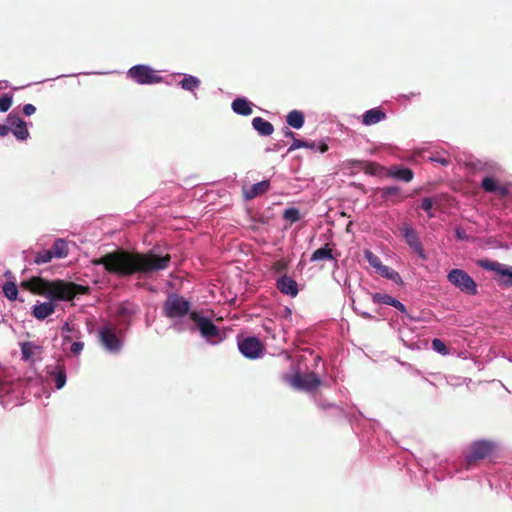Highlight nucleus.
<instances>
[{
    "mask_svg": "<svg viewBox=\"0 0 512 512\" xmlns=\"http://www.w3.org/2000/svg\"><path fill=\"white\" fill-rule=\"evenodd\" d=\"M455 237L460 241H468L469 237L462 227L455 228Z\"/></svg>",
    "mask_w": 512,
    "mask_h": 512,
    "instance_id": "obj_41",
    "label": "nucleus"
},
{
    "mask_svg": "<svg viewBox=\"0 0 512 512\" xmlns=\"http://www.w3.org/2000/svg\"><path fill=\"white\" fill-rule=\"evenodd\" d=\"M447 280L461 292L474 296L478 293L475 280L463 269L455 268L449 271Z\"/></svg>",
    "mask_w": 512,
    "mask_h": 512,
    "instance_id": "obj_7",
    "label": "nucleus"
},
{
    "mask_svg": "<svg viewBox=\"0 0 512 512\" xmlns=\"http://www.w3.org/2000/svg\"><path fill=\"white\" fill-rule=\"evenodd\" d=\"M22 111L25 116H31L36 112V107L33 104H25Z\"/></svg>",
    "mask_w": 512,
    "mask_h": 512,
    "instance_id": "obj_43",
    "label": "nucleus"
},
{
    "mask_svg": "<svg viewBox=\"0 0 512 512\" xmlns=\"http://www.w3.org/2000/svg\"><path fill=\"white\" fill-rule=\"evenodd\" d=\"M238 349L245 358L252 360L261 358L264 353L261 341L255 336L238 340Z\"/></svg>",
    "mask_w": 512,
    "mask_h": 512,
    "instance_id": "obj_12",
    "label": "nucleus"
},
{
    "mask_svg": "<svg viewBox=\"0 0 512 512\" xmlns=\"http://www.w3.org/2000/svg\"><path fill=\"white\" fill-rule=\"evenodd\" d=\"M386 117L387 115L381 107H375L362 114V124L365 126L375 125L385 120Z\"/></svg>",
    "mask_w": 512,
    "mask_h": 512,
    "instance_id": "obj_20",
    "label": "nucleus"
},
{
    "mask_svg": "<svg viewBox=\"0 0 512 512\" xmlns=\"http://www.w3.org/2000/svg\"><path fill=\"white\" fill-rule=\"evenodd\" d=\"M279 149V145H275L273 146V148H267L266 151L267 152H270V151H277Z\"/></svg>",
    "mask_w": 512,
    "mask_h": 512,
    "instance_id": "obj_50",
    "label": "nucleus"
},
{
    "mask_svg": "<svg viewBox=\"0 0 512 512\" xmlns=\"http://www.w3.org/2000/svg\"><path fill=\"white\" fill-rule=\"evenodd\" d=\"M270 188L269 180H262L253 184L249 189H243V196L245 200H252L259 195L266 193Z\"/></svg>",
    "mask_w": 512,
    "mask_h": 512,
    "instance_id": "obj_21",
    "label": "nucleus"
},
{
    "mask_svg": "<svg viewBox=\"0 0 512 512\" xmlns=\"http://www.w3.org/2000/svg\"><path fill=\"white\" fill-rule=\"evenodd\" d=\"M76 74H71L70 76H75ZM65 75H58L55 79H58V78H61V77H64Z\"/></svg>",
    "mask_w": 512,
    "mask_h": 512,
    "instance_id": "obj_52",
    "label": "nucleus"
},
{
    "mask_svg": "<svg viewBox=\"0 0 512 512\" xmlns=\"http://www.w3.org/2000/svg\"><path fill=\"white\" fill-rule=\"evenodd\" d=\"M286 314H291V310L289 308H286Z\"/></svg>",
    "mask_w": 512,
    "mask_h": 512,
    "instance_id": "obj_53",
    "label": "nucleus"
},
{
    "mask_svg": "<svg viewBox=\"0 0 512 512\" xmlns=\"http://www.w3.org/2000/svg\"><path fill=\"white\" fill-rule=\"evenodd\" d=\"M4 391V386L2 384V382L0 381V393H2Z\"/></svg>",
    "mask_w": 512,
    "mask_h": 512,
    "instance_id": "obj_51",
    "label": "nucleus"
},
{
    "mask_svg": "<svg viewBox=\"0 0 512 512\" xmlns=\"http://www.w3.org/2000/svg\"><path fill=\"white\" fill-rule=\"evenodd\" d=\"M140 311V308L137 304L125 301L120 303L114 313V317L116 322H114L117 326L123 327L126 331L129 329L132 318Z\"/></svg>",
    "mask_w": 512,
    "mask_h": 512,
    "instance_id": "obj_10",
    "label": "nucleus"
},
{
    "mask_svg": "<svg viewBox=\"0 0 512 512\" xmlns=\"http://www.w3.org/2000/svg\"><path fill=\"white\" fill-rule=\"evenodd\" d=\"M2 290H3L4 296L7 299H9L11 301H14V300L17 299L18 287H17L15 282H13V281L5 282L3 287H2Z\"/></svg>",
    "mask_w": 512,
    "mask_h": 512,
    "instance_id": "obj_28",
    "label": "nucleus"
},
{
    "mask_svg": "<svg viewBox=\"0 0 512 512\" xmlns=\"http://www.w3.org/2000/svg\"><path fill=\"white\" fill-rule=\"evenodd\" d=\"M252 127L260 136L267 137L274 132V126L262 117H255L252 120Z\"/></svg>",
    "mask_w": 512,
    "mask_h": 512,
    "instance_id": "obj_23",
    "label": "nucleus"
},
{
    "mask_svg": "<svg viewBox=\"0 0 512 512\" xmlns=\"http://www.w3.org/2000/svg\"><path fill=\"white\" fill-rule=\"evenodd\" d=\"M340 254L337 253L336 255H334V259H332V261H334V269H338L339 267V264H338V259H337V256H339Z\"/></svg>",
    "mask_w": 512,
    "mask_h": 512,
    "instance_id": "obj_49",
    "label": "nucleus"
},
{
    "mask_svg": "<svg viewBox=\"0 0 512 512\" xmlns=\"http://www.w3.org/2000/svg\"><path fill=\"white\" fill-rule=\"evenodd\" d=\"M372 300L375 304L389 305V306L396 308L401 313L408 315L405 305L402 302H400L398 299H396L395 297H393L389 294L374 293L372 295Z\"/></svg>",
    "mask_w": 512,
    "mask_h": 512,
    "instance_id": "obj_17",
    "label": "nucleus"
},
{
    "mask_svg": "<svg viewBox=\"0 0 512 512\" xmlns=\"http://www.w3.org/2000/svg\"><path fill=\"white\" fill-rule=\"evenodd\" d=\"M429 161L438 163L442 166H448L450 164V160L447 157L437 155L429 157Z\"/></svg>",
    "mask_w": 512,
    "mask_h": 512,
    "instance_id": "obj_39",
    "label": "nucleus"
},
{
    "mask_svg": "<svg viewBox=\"0 0 512 512\" xmlns=\"http://www.w3.org/2000/svg\"><path fill=\"white\" fill-rule=\"evenodd\" d=\"M47 374L49 379L53 381L55 388L57 390L62 389L67 382L66 369L64 366L55 365L53 367H49L47 370Z\"/></svg>",
    "mask_w": 512,
    "mask_h": 512,
    "instance_id": "obj_19",
    "label": "nucleus"
},
{
    "mask_svg": "<svg viewBox=\"0 0 512 512\" xmlns=\"http://www.w3.org/2000/svg\"><path fill=\"white\" fill-rule=\"evenodd\" d=\"M83 348H84V343L81 341H76V342L72 343V345L70 347V351H71V353L78 355L82 352Z\"/></svg>",
    "mask_w": 512,
    "mask_h": 512,
    "instance_id": "obj_42",
    "label": "nucleus"
},
{
    "mask_svg": "<svg viewBox=\"0 0 512 512\" xmlns=\"http://www.w3.org/2000/svg\"><path fill=\"white\" fill-rule=\"evenodd\" d=\"M51 250L55 258H64L68 255V246L64 239L55 240Z\"/></svg>",
    "mask_w": 512,
    "mask_h": 512,
    "instance_id": "obj_27",
    "label": "nucleus"
},
{
    "mask_svg": "<svg viewBox=\"0 0 512 512\" xmlns=\"http://www.w3.org/2000/svg\"><path fill=\"white\" fill-rule=\"evenodd\" d=\"M353 163L359 165L361 162L360 161H354Z\"/></svg>",
    "mask_w": 512,
    "mask_h": 512,
    "instance_id": "obj_54",
    "label": "nucleus"
},
{
    "mask_svg": "<svg viewBox=\"0 0 512 512\" xmlns=\"http://www.w3.org/2000/svg\"><path fill=\"white\" fill-rule=\"evenodd\" d=\"M231 108L235 114L241 116H248L252 113V103L246 97L235 98Z\"/></svg>",
    "mask_w": 512,
    "mask_h": 512,
    "instance_id": "obj_22",
    "label": "nucleus"
},
{
    "mask_svg": "<svg viewBox=\"0 0 512 512\" xmlns=\"http://www.w3.org/2000/svg\"><path fill=\"white\" fill-rule=\"evenodd\" d=\"M381 197L383 199H388L391 196L397 195L400 192V188L398 186H385L381 188Z\"/></svg>",
    "mask_w": 512,
    "mask_h": 512,
    "instance_id": "obj_37",
    "label": "nucleus"
},
{
    "mask_svg": "<svg viewBox=\"0 0 512 512\" xmlns=\"http://www.w3.org/2000/svg\"><path fill=\"white\" fill-rule=\"evenodd\" d=\"M276 288L284 295L296 297L299 293L298 283L289 275L283 274L276 280Z\"/></svg>",
    "mask_w": 512,
    "mask_h": 512,
    "instance_id": "obj_16",
    "label": "nucleus"
},
{
    "mask_svg": "<svg viewBox=\"0 0 512 512\" xmlns=\"http://www.w3.org/2000/svg\"><path fill=\"white\" fill-rule=\"evenodd\" d=\"M193 311L191 309V302L176 293L169 294L162 305V314L166 318L174 320L173 323H178L179 321L189 323L192 321L190 314Z\"/></svg>",
    "mask_w": 512,
    "mask_h": 512,
    "instance_id": "obj_5",
    "label": "nucleus"
},
{
    "mask_svg": "<svg viewBox=\"0 0 512 512\" xmlns=\"http://www.w3.org/2000/svg\"><path fill=\"white\" fill-rule=\"evenodd\" d=\"M183 78L180 80V87L188 92L194 93L201 85L198 77L190 74H181Z\"/></svg>",
    "mask_w": 512,
    "mask_h": 512,
    "instance_id": "obj_24",
    "label": "nucleus"
},
{
    "mask_svg": "<svg viewBox=\"0 0 512 512\" xmlns=\"http://www.w3.org/2000/svg\"><path fill=\"white\" fill-rule=\"evenodd\" d=\"M497 448V443L492 440H476L471 443L466 455L465 461L468 465L475 461L483 460L490 456Z\"/></svg>",
    "mask_w": 512,
    "mask_h": 512,
    "instance_id": "obj_9",
    "label": "nucleus"
},
{
    "mask_svg": "<svg viewBox=\"0 0 512 512\" xmlns=\"http://www.w3.org/2000/svg\"><path fill=\"white\" fill-rule=\"evenodd\" d=\"M6 123L10 126V132L19 141H25L29 138L28 124L13 112L9 113Z\"/></svg>",
    "mask_w": 512,
    "mask_h": 512,
    "instance_id": "obj_14",
    "label": "nucleus"
},
{
    "mask_svg": "<svg viewBox=\"0 0 512 512\" xmlns=\"http://www.w3.org/2000/svg\"><path fill=\"white\" fill-rule=\"evenodd\" d=\"M283 133H284V136L287 137V138H294L295 137V133L293 131H291L289 128L285 127L283 129Z\"/></svg>",
    "mask_w": 512,
    "mask_h": 512,
    "instance_id": "obj_47",
    "label": "nucleus"
},
{
    "mask_svg": "<svg viewBox=\"0 0 512 512\" xmlns=\"http://www.w3.org/2000/svg\"><path fill=\"white\" fill-rule=\"evenodd\" d=\"M46 291L43 295L48 302H37L32 307L31 314L38 320H45L55 311L56 301H69L74 298L76 285L61 279L45 281Z\"/></svg>",
    "mask_w": 512,
    "mask_h": 512,
    "instance_id": "obj_2",
    "label": "nucleus"
},
{
    "mask_svg": "<svg viewBox=\"0 0 512 512\" xmlns=\"http://www.w3.org/2000/svg\"><path fill=\"white\" fill-rule=\"evenodd\" d=\"M354 311L365 319H372V315L366 311H361L356 307H353Z\"/></svg>",
    "mask_w": 512,
    "mask_h": 512,
    "instance_id": "obj_46",
    "label": "nucleus"
},
{
    "mask_svg": "<svg viewBox=\"0 0 512 512\" xmlns=\"http://www.w3.org/2000/svg\"><path fill=\"white\" fill-rule=\"evenodd\" d=\"M10 132V126L8 123L6 124H0V136L4 137L7 136Z\"/></svg>",
    "mask_w": 512,
    "mask_h": 512,
    "instance_id": "obj_45",
    "label": "nucleus"
},
{
    "mask_svg": "<svg viewBox=\"0 0 512 512\" xmlns=\"http://www.w3.org/2000/svg\"><path fill=\"white\" fill-rule=\"evenodd\" d=\"M431 345L432 349L441 355H447L449 353L447 346L441 339H433Z\"/></svg>",
    "mask_w": 512,
    "mask_h": 512,
    "instance_id": "obj_34",
    "label": "nucleus"
},
{
    "mask_svg": "<svg viewBox=\"0 0 512 512\" xmlns=\"http://www.w3.org/2000/svg\"><path fill=\"white\" fill-rule=\"evenodd\" d=\"M291 385L297 390L312 392L321 385V379L315 373L296 374L291 379Z\"/></svg>",
    "mask_w": 512,
    "mask_h": 512,
    "instance_id": "obj_13",
    "label": "nucleus"
},
{
    "mask_svg": "<svg viewBox=\"0 0 512 512\" xmlns=\"http://www.w3.org/2000/svg\"><path fill=\"white\" fill-rule=\"evenodd\" d=\"M308 147V141L303 139H297L293 138V142L291 143L288 152H292L294 150L300 149V148H307Z\"/></svg>",
    "mask_w": 512,
    "mask_h": 512,
    "instance_id": "obj_38",
    "label": "nucleus"
},
{
    "mask_svg": "<svg viewBox=\"0 0 512 512\" xmlns=\"http://www.w3.org/2000/svg\"><path fill=\"white\" fill-rule=\"evenodd\" d=\"M308 149L325 153L328 151V145L324 141H308Z\"/></svg>",
    "mask_w": 512,
    "mask_h": 512,
    "instance_id": "obj_35",
    "label": "nucleus"
},
{
    "mask_svg": "<svg viewBox=\"0 0 512 512\" xmlns=\"http://www.w3.org/2000/svg\"><path fill=\"white\" fill-rule=\"evenodd\" d=\"M332 259H334V254L328 244H325L324 246L315 250L310 257L311 262H318V261H322V260H332Z\"/></svg>",
    "mask_w": 512,
    "mask_h": 512,
    "instance_id": "obj_26",
    "label": "nucleus"
},
{
    "mask_svg": "<svg viewBox=\"0 0 512 512\" xmlns=\"http://www.w3.org/2000/svg\"><path fill=\"white\" fill-rule=\"evenodd\" d=\"M434 205V200L431 197H425L421 201V208L427 213L429 218L434 217V213L432 212Z\"/></svg>",
    "mask_w": 512,
    "mask_h": 512,
    "instance_id": "obj_36",
    "label": "nucleus"
},
{
    "mask_svg": "<svg viewBox=\"0 0 512 512\" xmlns=\"http://www.w3.org/2000/svg\"><path fill=\"white\" fill-rule=\"evenodd\" d=\"M21 353H22V358L24 360H28L30 357H31V354H32V351H31V344L26 342L22 345L21 347Z\"/></svg>",
    "mask_w": 512,
    "mask_h": 512,
    "instance_id": "obj_40",
    "label": "nucleus"
},
{
    "mask_svg": "<svg viewBox=\"0 0 512 512\" xmlns=\"http://www.w3.org/2000/svg\"><path fill=\"white\" fill-rule=\"evenodd\" d=\"M286 122L294 129H301L305 123L304 113L300 110H292L287 114Z\"/></svg>",
    "mask_w": 512,
    "mask_h": 512,
    "instance_id": "obj_25",
    "label": "nucleus"
},
{
    "mask_svg": "<svg viewBox=\"0 0 512 512\" xmlns=\"http://www.w3.org/2000/svg\"><path fill=\"white\" fill-rule=\"evenodd\" d=\"M53 258H55V256L53 255L52 250L49 249V250H44V251L38 252L37 255L35 256L34 261L37 264H45V263L50 262Z\"/></svg>",
    "mask_w": 512,
    "mask_h": 512,
    "instance_id": "obj_32",
    "label": "nucleus"
},
{
    "mask_svg": "<svg viewBox=\"0 0 512 512\" xmlns=\"http://www.w3.org/2000/svg\"><path fill=\"white\" fill-rule=\"evenodd\" d=\"M192 321L178 323H172L170 328L177 333H183L189 331L191 333L199 332L200 336L210 345L220 344L226 337L224 331H222L213 321V319L207 315H204L198 310H194L190 314Z\"/></svg>",
    "mask_w": 512,
    "mask_h": 512,
    "instance_id": "obj_3",
    "label": "nucleus"
},
{
    "mask_svg": "<svg viewBox=\"0 0 512 512\" xmlns=\"http://www.w3.org/2000/svg\"><path fill=\"white\" fill-rule=\"evenodd\" d=\"M402 236L407 245L414 250L422 260L427 259V255L423 249L422 243L418 238L417 233L410 225H403L401 228Z\"/></svg>",
    "mask_w": 512,
    "mask_h": 512,
    "instance_id": "obj_15",
    "label": "nucleus"
},
{
    "mask_svg": "<svg viewBox=\"0 0 512 512\" xmlns=\"http://www.w3.org/2000/svg\"><path fill=\"white\" fill-rule=\"evenodd\" d=\"M13 102V96L12 94L5 93L0 97V112L4 113L7 112Z\"/></svg>",
    "mask_w": 512,
    "mask_h": 512,
    "instance_id": "obj_33",
    "label": "nucleus"
},
{
    "mask_svg": "<svg viewBox=\"0 0 512 512\" xmlns=\"http://www.w3.org/2000/svg\"><path fill=\"white\" fill-rule=\"evenodd\" d=\"M477 265L484 270L494 271L497 274L505 277L500 281V285L503 287L512 288V266L488 259L479 260Z\"/></svg>",
    "mask_w": 512,
    "mask_h": 512,
    "instance_id": "obj_11",
    "label": "nucleus"
},
{
    "mask_svg": "<svg viewBox=\"0 0 512 512\" xmlns=\"http://www.w3.org/2000/svg\"><path fill=\"white\" fill-rule=\"evenodd\" d=\"M382 277L391 280L395 283H398L401 281V277L397 271L390 268L389 266L383 265L378 271H377Z\"/></svg>",
    "mask_w": 512,
    "mask_h": 512,
    "instance_id": "obj_29",
    "label": "nucleus"
},
{
    "mask_svg": "<svg viewBox=\"0 0 512 512\" xmlns=\"http://www.w3.org/2000/svg\"><path fill=\"white\" fill-rule=\"evenodd\" d=\"M127 331L117 326L114 322L108 321L98 331L99 341L104 349L111 353H119L124 344V336Z\"/></svg>",
    "mask_w": 512,
    "mask_h": 512,
    "instance_id": "obj_6",
    "label": "nucleus"
},
{
    "mask_svg": "<svg viewBox=\"0 0 512 512\" xmlns=\"http://www.w3.org/2000/svg\"><path fill=\"white\" fill-rule=\"evenodd\" d=\"M171 261V256L161 253L158 249L147 252H114L94 260L95 265L120 277L138 275V278H149L153 274L165 270Z\"/></svg>",
    "mask_w": 512,
    "mask_h": 512,
    "instance_id": "obj_1",
    "label": "nucleus"
},
{
    "mask_svg": "<svg viewBox=\"0 0 512 512\" xmlns=\"http://www.w3.org/2000/svg\"><path fill=\"white\" fill-rule=\"evenodd\" d=\"M364 256L370 266L375 268L376 271H378L383 266L381 259L370 250H365Z\"/></svg>",
    "mask_w": 512,
    "mask_h": 512,
    "instance_id": "obj_30",
    "label": "nucleus"
},
{
    "mask_svg": "<svg viewBox=\"0 0 512 512\" xmlns=\"http://www.w3.org/2000/svg\"><path fill=\"white\" fill-rule=\"evenodd\" d=\"M511 246H512V242H511Z\"/></svg>",
    "mask_w": 512,
    "mask_h": 512,
    "instance_id": "obj_55",
    "label": "nucleus"
},
{
    "mask_svg": "<svg viewBox=\"0 0 512 512\" xmlns=\"http://www.w3.org/2000/svg\"><path fill=\"white\" fill-rule=\"evenodd\" d=\"M419 92H411L409 95H402L403 98L410 99L411 97L419 96Z\"/></svg>",
    "mask_w": 512,
    "mask_h": 512,
    "instance_id": "obj_48",
    "label": "nucleus"
},
{
    "mask_svg": "<svg viewBox=\"0 0 512 512\" xmlns=\"http://www.w3.org/2000/svg\"><path fill=\"white\" fill-rule=\"evenodd\" d=\"M127 77L139 85L158 84L163 77L158 75L149 65L137 64L127 71Z\"/></svg>",
    "mask_w": 512,
    "mask_h": 512,
    "instance_id": "obj_8",
    "label": "nucleus"
},
{
    "mask_svg": "<svg viewBox=\"0 0 512 512\" xmlns=\"http://www.w3.org/2000/svg\"><path fill=\"white\" fill-rule=\"evenodd\" d=\"M283 218L291 223H295L300 220V212L297 208L290 207L284 210Z\"/></svg>",
    "mask_w": 512,
    "mask_h": 512,
    "instance_id": "obj_31",
    "label": "nucleus"
},
{
    "mask_svg": "<svg viewBox=\"0 0 512 512\" xmlns=\"http://www.w3.org/2000/svg\"><path fill=\"white\" fill-rule=\"evenodd\" d=\"M387 176L403 182H411L414 178V172L412 169L403 165H392L387 170Z\"/></svg>",
    "mask_w": 512,
    "mask_h": 512,
    "instance_id": "obj_18",
    "label": "nucleus"
},
{
    "mask_svg": "<svg viewBox=\"0 0 512 512\" xmlns=\"http://www.w3.org/2000/svg\"><path fill=\"white\" fill-rule=\"evenodd\" d=\"M469 167L476 172H484L487 175L482 178L480 186L487 193H496L505 198L510 195L506 185L500 184L496 176L504 173L503 167L497 161L487 158H474L468 163Z\"/></svg>",
    "mask_w": 512,
    "mask_h": 512,
    "instance_id": "obj_4",
    "label": "nucleus"
},
{
    "mask_svg": "<svg viewBox=\"0 0 512 512\" xmlns=\"http://www.w3.org/2000/svg\"><path fill=\"white\" fill-rule=\"evenodd\" d=\"M62 333L64 334V341H67L70 339V336L68 335L69 333H71L73 331V327L69 324V323H65L63 326H62Z\"/></svg>",
    "mask_w": 512,
    "mask_h": 512,
    "instance_id": "obj_44",
    "label": "nucleus"
}]
</instances>
